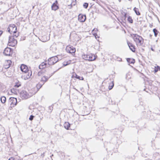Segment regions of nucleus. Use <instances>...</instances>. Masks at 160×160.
I'll use <instances>...</instances> for the list:
<instances>
[{
  "label": "nucleus",
  "instance_id": "42",
  "mask_svg": "<svg viewBox=\"0 0 160 160\" xmlns=\"http://www.w3.org/2000/svg\"><path fill=\"white\" fill-rule=\"evenodd\" d=\"M126 14L125 13V15H124V17H125V18H126Z\"/></svg>",
  "mask_w": 160,
  "mask_h": 160
},
{
  "label": "nucleus",
  "instance_id": "41",
  "mask_svg": "<svg viewBox=\"0 0 160 160\" xmlns=\"http://www.w3.org/2000/svg\"><path fill=\"white\" fill-rule=\"evenodd\" d=\"M2 33V32L0 31V34H1Z\"/></svg>",
  "mask_w": 160,
  "mask_h": 160
},
{
  "label": "nucleus",
  "instance_id": "17",
  "mask_svg": "<svg viewBox=\"0 0 160 160\" xmlns=\"http://www.w3.org/2000/svg\"><path fill=\"white\" fill-rule=\"evenodd\" d=\"M72 77L75 78L77 79H78L80 80H83V78L82 77H81L79 76H78L75 73H73Z\"/></svg>",
  "mask_w": 160,
  "mask_h": 160
},
{
  "label": "nucleus",
  "instance_id": "23",
  "mask_svg": "<svg viewBox=\"0 0 160 160\" xmlns=\"http://www.w3.org/2000/svg\"><path fill=\"white\" fill-rule=\"evenodd\" d=\"M114 86V83L113 81H112V82L111 83H110L109 84V86H108V89L109 90H111L113 87Z\"/></svg>",
  "mask_w": 160,
  "mask_h": 160
},
{
  "label": "nucleus",
  "instance_id": "13",
  "mask_svg": "<svg viewBox=\"0 0 160 160\" xmlns=\"http://www.w3.org/2000/svg\"><path fill=\"white\" fill-rule=\"evenodd\" d=\"M21 70L23 72H26L29 71L27 66L25 65L22 64L20 67Z\"/></svg>",
  "mask_w": 160,
  "mask_h": 160
},
{
  "label": "nucleus",
  "instance_id": "36",
  "mask_svg": "<svg viewBox=\"0 0 160 160\" xmlns=\"http://www.w3.org/2000/svg\"><path fill=\"white\" fill-rule=\"evenodd\" d=\"M44 153H43V154H42L41 155V157L42 158H43L44 156Z\"/></svg>",
  "mask_w": 160,
  "mask_h": 160
},
{
  "label": "nucleus",
  "instance_id": "30",
  "mask_svg": "<svg viewBox=\"0 0 160 160\" xmlns=\"http://www.w3.org/2000/svg\"><path fill=\"white\" fill-rule=\"evenodd\" d=\"M38 75L39 76L41 77L43 75V74L42 72H38Z\"/></svg>",
  "mask_w": 160,
  "mask_h": 160
},
{
  "label": "nucleus",
  "instance_id": "40",
  "mask_svg": "<svg viewBox=\"0 0 160 160\" xmlns=\"http://www.w3.org/2000/svg\"><path fill=\"white\" fill-rule=\"evenodd\" d=\"M55 3L57 4L58 3V1L56 0Z\"/></svg>",
  "mask_w": 160,
  "mask_h": 160
},
{
  "label": "nucleus",
  "instance_id": "27",
  "mask_svg": "<svg viewBox=\"0 0 160 160\" xmlns=\"http://www.w3.org/2000/svg\"><path fill=\"white\" fill-rule=\"evenodd\" d=\"M128 21L131 23H132L133 22V20L132 19V18L129 16L128 18Z\"/></svg>",
  "mask_w": 160,
  "mask_h": 160
},
{
  "label": "nucleus",
  "instance_id": "35",
  "mask_svg": "<svg viewBox=\"0 0 160 160\" xmlns=\"http://www.w3.org/2000/svg\"><path fill=\"white\" fill-rule=\"evenodd\" d=\"M8 160H16L15 159L12 157L10 158Z\"/></svg>",
  "mask_w": 160,
  "mask_h": 160
},
{
  "label": "nucleus",
  "instance_id": "5",
  "mask_svg": "<svg viewBox=\"0 0 160 160\" xmlns=\"http://www.w3.org/2000/svg\"><path fill=\"white\" fill-rule=\"evenodd\" d=\"M17 43V40L14 38L13 37L11 36L9 37L8 45L12 47L14 46Z\"/></svg>",
  "mask_w": 160,
  "mask_h": 160
},
{
  "label": "nucleus",
  "instance_id": "24",
  "mask_svg": "<svg viewBox=\"0 0 160 160\" xmlns=\"http://www.w3.org/2000/svg\"><path fill=\"white\" fill-rule=\"evenodd\" d=\"M1 101L2 103H4L6 101V98L4 96H2L1 98Z\"/></svg>",
  "mask_w": 160,
  "mask_h": 160
},
{
  "label": "nucleus",
  "instance_id": "32",
  "mask_svg": "<svg viewBox=\"0 0 160 160\" xmlns=\"http://www.w3.org/2000/svg\"><path fill=\"white\" fill-rule=\"evenodd\" d=\"M34 117V116H33L31 115L29 118V119L31 121L32 120L33 118Z\"/></svg>",
  "mask_w": 160,
  "mask_h": 160
},
{
  "label": "nucleus",
  "instance_id": "20",
  "mask_svg": "<svg viewBox=\"0 0 160 160\" xmlns=\"http://www.w3.org/2000/svg\"><path fill=\"white\" fill-rule=\"evenodd\" d=\"M127 61L129 63L133 64L135 62V60L133 59L128 58L127 59Z\"/></svg>",
  "mask_w": 160,
  "mask_h": 160
},
{
  "label": "nucleus",
  "instance_id": "29",
  "mask_svg": "<svg viewBox=\"0 0 160 160\" xmlns=\"http://www.w3.org/2000/svg\"><path fill=\"white\" fill-rule=\"evenodd\" d=\"M97 31H98V30H97V29H93V30L92 31V34L94 36L95 35L97 34V33L96 32Z\"/></svg>",
  "mask_w": 160,
  "mask_h": 160
},
{
  "label": "nucleus",
  "instance_id": "11",
  "mask_svg": "<svg viewBox=\"0 0 160 160\" xmlns=\"http://www.w3.org/2000/svg\"><path fill=\"white\" fill-rule=\"evenodd\" d=\"M9 102L10 103L11 107H13L17 104V99L15 98H10L9 99Z\"/></svg>",
  "mask_w": 160,
  "mask_h": 160
},
{
  "label": "nucleus",
  "instance_id": "6",
  "mask_svg": "<svg viewBox=\"0 0 160 160\" xmlns=\"http://www.w3.org/2000/svg\"><path fill=\"white\" fill-rule=\"evenodd\" d=\"M8 30V32L11 34L15 33L16 32L17 27L14 24H11L9 26Z\"/></svg>",
  "mask_w": 160,
  "mask_h": 160
},
{
  "label": "nucleus",
  "instance_id": "44",
  "mask_svg": "<svg viewBox=\"0 0 160 160\" xmlns=\"http://www.w3.org/2000/svg\"><path fill=\"white\" fill-rule=\"evenodd\" d=\"M53 156V154H52V156H51V157L52 156Z\"/></svg>",
  "mask_w": 160,
  "mask_h": 160
},
{
  "label": "nucleus",
  "instance_id": "18",
  "mask_svg": "<svg viewBox=\"0 0 160 160\" xmlns=\"http://www.w3.org/2000/svg\"><path fill=\"white\" fill-rule=\"evenodd\" d=\"M128 45L130 50L133 52H134L135 49L133 45L130 43H128Z\"/></svg>",
  "mask_w": 160,
  "mask_h": 160
},
{
  "label": "nucleus",
  "instance_id": "39",
  "mask_svg": "<svg viewBox=\"0 0 160 160\" xmlns=\"http://www.w3.org/2000/svg\"><path fill=\"white\" fill-rule=\"evenodd\" d=\"M151 48V50H152V51H154V49H153L152 48Z\"/></svg>",
  "mask_w": 160,
  "mask_h": 160
},
{
  "label": "nucleus",
  "instance_id": "25",
  "mask_svg": "<svg viewBox=\"0 0 160 160\" xmlns=\"http://www.w3.org/2000/svg\"><path fill=\"white\" fill-rule=\"evenodd\" d=\"M153 31L154 34L155 36L156 37L158 34V30L156 29H154L153 30Z\"/></svg>",
  "mask_w": 160,
  "mask_h": 160
},
{
  "label": "nucleus",
  "instance_id": "12",
  "mask_svg": "<svg viewBox=\"0 0 160 160\" xmlns=\"http://www.w3.org/2000/svg\"><path fill=\"white\" fill-rule=\"evenodd\" d=\"M78 20L81 22H83L85 21L86 19V17L85 15H83L82 14H80L78 16Z\"/></svg>",
  "mask_w": 160,
  "mask_h": 160
},
{
  "label": "nucleus",
  "instance_id": "31",
  "mask_svg": "<svg viewBox=\"0 0 160 160\" xmlns=\"http://www.w3.org/2000/svg\"><path fill=\"white\" fill-rule=\"evenodd\" d=\"M83 7L85 8H87L88 6V4L87 3H85L83 5Z\"/></svg>",
  "mask_w": 160,
  "mask_h": 160
},
{
  "label": "nucleus",
  "instance_id": "8",
  "mask_svg": "<svg viewBox=\"0 0 160 160\" xmlns=\"http://www.w3.org/2000/svg\"><path fill=\"white\" fill-rule=\"evenodd\" d=\"M53 73L49 75V76H47L43 75L41 77L40 79V81L42 83V84H44L45 82H47L48 79L53 75Z\"/></svg>",
  "mask_w": 160,
  "mask_h": 160
},
{
  "label": "nucleus",
  "instance_id": "34",
  "mask_svg": "<svg viewBox=\"0 0 160 160\" xmlns=\"http://www.w3.org/2000/svg\"><path fill=\"white\" fill-rule=\"evenodd\" d=\"M94 36H95V37L96 39L99 38V37L98 36V35L97 34Z\"/></svg>",
  "mask_w": 160,
  "mask_h": 160
},
{
  "label": "nucleus",
  "instance_id": "21",
  "mask_svg": "<svg viewBox=\"0 0 160 160\" xmlns=\"http://www.w3.org/2000/svg\"><path fill=\"white\" fill-rule=\"evenodd\" d=\"M160 70V67L156 65L154 67V71L155 72H156Z\"/></svg>",
  "mask_w": 160,
  "mask_h": 160
},
{
  "label": "nucleus",
  "instance_id": "7",
  "mask_svg": "<svg viewBox=\"0 0 160 160\" xmlns=\"http://www.w3.org/2000/svg\"><path fill=\"white\" fill-rule=\"evenodd\" d=\"M3 53L6 56H11L12 53V49L11 48L8 47L6 48L4 51Z\"/></svg>",
  "mask_w": 160,
  "mask_h": 160
},
{
  "label": "nucleus",
  "instance_id": "2",
  "mask_svg": "<svg viewBox=\"0 0 160 160\" xmlns=\"http://www.w3.org/2000/svg\"><path fill=\"white\" fill-rule=\"evenodd\" d=\"M35 94L34 92H27L25 90H22L20 93V97L22 99H27L32 96Z\"/></svg>",
  "mask_w": 160,
  "mask_h": 160
},
{
  "label": "nucleus",
  "instance_id": "28",
  "mask_svg": "<svg viewBox=\"0 0 160 160\" xmlns=\"http://www.w3.org/2000/svg\"><path fill=\"white\" fill-rule=\"evenodd\" d=\"M13 34V37L17 38L19 36V33L18 32H17V31L15 33H12Z\"/></svg>",
  "mask_w": 160,
  "mask_h": 160
},
{
  "label": "nucleus",
  "instance_id": "22",
  "mask_svg": "<svg viewBox=\"0 0 160 160\" xmlns=\"http://www.w3.org/2000/svg\"><path fill=\"white\" fill-rule=\"evenodd\" d=\"M134 12H135L136 14L138 15H139L140 14V13L139 11V10L138 8H136L135 7L133 9Z\"/></svg>",
  "mask_w": 160,
  "mask_h": 160
},
{
  "label": "nucleus",
  "instance_id": "16",
  "mask_svg": "<svg viewBox=\"0 0 160 160\" xmlns=\"http://www.w3.org/2000/svg\"><path fill=\"white\" fill-rule=\"evenodd\" d=\"M59 8V7L55 3H54L52 6V10L56 11Z\"/></svg>",
  "mask_w": 160,
  "mask_h": 160
},
{
  "label": "nucleus",
  "instance_id": "33",
  "mask_svg": "<svg viewBox=\"0 0 160 160\" xmlns=\"http://www.w3.org/2000/svg\"><path fill=\"white\" fill-rule=\"evenodd\" d=\"M69 63H68V62H64L63 63V65L64 66H66L68 65Z\"/></svg>",
  "mask_w": 160,
  "mask_h": 160
},
{
  "label": "nucleus",
  "instance_id": "14",
  "mask_svg": "<svg viewBox=\"0 0 160 160\" xmlns=\"http://www.w3.org/2000/svg\"><path fill=\"white\" fill-rule=\"evenodd\" d=\"M49 65L48 64H48L47 63V62L45 61L42 63L39 66V68L40 69H42L48 67H49Z\"/></svg>",
  "mask_w": 160,
  "mask_h": 160
},
{
  "label": "nucleus",
  "instance_id": "19",
  "mask_svg": "<svg viewBox=\"0 0 160 160\" xmlns=\"http://www.w3.org/2000/svg\"><path fill=\"white\" fill-rule=\"evenodd\" d=\"M64 128L67 129H68L70 127V124L68 122H66L64 124Z\"/></svg>",
  "mask_w": 160,
  "mask_h": 160
},
{
  "label": "nucleus",
  "instance_id": "26",
  "mask_svg": "<svg viewBox=\"0 0 160 160\" xmlns=\"http://www.w3.org/2000/svg\"><path fill=\"white\" fill-rule=\"evenodd\" d=\"M21 85V82H18L16 83V84L14 86V87H16V88H18Z\"/></svg>",
  "mask_w": 160,
  "mask_h": 160
},
{
  "label": "nucleus",
  "instance_id": "4",
  "mask_svg": "<svg viewBox=\"0 0 160 160\" xmlns=\"http://www.w3.org/2000/svg\"><path fill=\"white\" fill-rule=\"evenodd\" d=\"M58 60V59L57 57H52L48 59V63L49 65H52L56 63Z\"/></svg>",
  "mask_w": 160,
  "mask_h": 160
},
{
  "label": "nucleus",
  "instance_id": "9",
  "mask_svg": "<svg viewBox=\"0 0 160 160\" xmlns=\"http://www.w3.org/2000/svg\"><path fill=\"white\" fill-rule=\"evenodd\" d=\"M66 50L67 52L70 53H74L75 52V49L72 46H67Z\"/></svg>",
  "mask_w": 160,
  "mask_h": 160
},
{
  "label": "nucleus",
  "instance_id": "45",
  "mask_svg": "<svg viewBox=\"0 0 160 160\" xmlns=\"http://www.w3.org/2000/svg\"><path fill=\"white\" fill-rule=\"evenodd\" d=\"M46 41L45 40V41H43V42H46Z\"/></svg>",
  "mask_w": 160,
  "mask_h": 160
},
{
  "label": "nucleus",
  "instance_id": "38",
  "mask_svg": "<svg viewBox=\"0 0 160 160\" xmlns=\"http://www.w3.org/2000/svg\"><path fill=\"white\" fill-rule=\"evenodd\" d=\"M14 91V89H12L11 90V92H13V91Z\"/></svg>",
  "mask_w": 160,
  "mask_h": 160
},
{
  "label": "nucleus",
  "instance_id": "1",
  "mask_svg": "<svg viewBox=\"0 0 160 160\" xmlns=\"http://www.w3.org/2000/svg\"><path fill=\"white\" fill-rule=\"evenodd\" d=\"M131 36L137 45L142 46L143 44V39L141 37L136 34H131Z\"/></svg>",
  "mask_w": 160,
  "mask_h": 160
},
{
  "label": "nucleus",
  "instance_id": "3",
  "mask_svg": "<svg viewBox=\"0 0 160 160\" xmlns=\"http://www.w3.org/2000/svg\"><path fill=\"white\" fill-rule=\"evenodd\" d=\"M83 59L89 61H92L94 60L96 57L95 55L92 53L88 54H83L82 56Z\"/></svg>",
  "mask_w": 160,
  "mask_h": 160
},
{
  "label": "nucleus",
  "instance_id": "37",
  "mask_svg": "<svg viewBox=\"0 0 160 160\" xmlns=\"http://www.w3.org/2000/svg\"><path fill=\"white\" fill-rule=\"evenodd\" d=\"M118 60L119 61H122V59L121 58H119Z\"/></svg>",
  "mask_w": 160,
  "mask_h": 160
},
{
  "label": "nucleus",
  "instance_id": "10",
  "mask_svg": "<svg viewBox=\"0 0 160 160\" xmlns=\"http://www.w3.org/2000/svg\"><path fill=\"white\" fill-rule=\"evenodd\" d=\"M32 74V71H29L26 72H25V74L22 75V77L24 80H27L31 78Z\"/></svg>",
  "mask_w": 160,
  "mask_h": 160
},
{
  "label": "nucleus",
  "instance_id": "43",
  "mask_svg": "<svg viewBox=\"0 0 160 160\" xmlns=\"http://www.w3.org/2000/svg\"><path fill=\"white\" fill-rule=\"evenodd\" d=\"M145 160H152L150 159H146Z\"/></svg>",
  "mask_w": 160,
  "mask_h": 160
},
{
  "label": "nucleus",
  "instance_id": "15",
  "mask_svg": "<svg viewBox=\"0 0 160 160\" xmlns=\"http://www.w3.org/2000/svg\"><path fill=\"white\" fill-rule=\"evenodd\" d=\"M12 62L10 60H7L5 62L4 67L5 68H8L11 65Z\"/></svg>",
  "mask_w": 160,
  "mask_h": 160
}]
</instances>
